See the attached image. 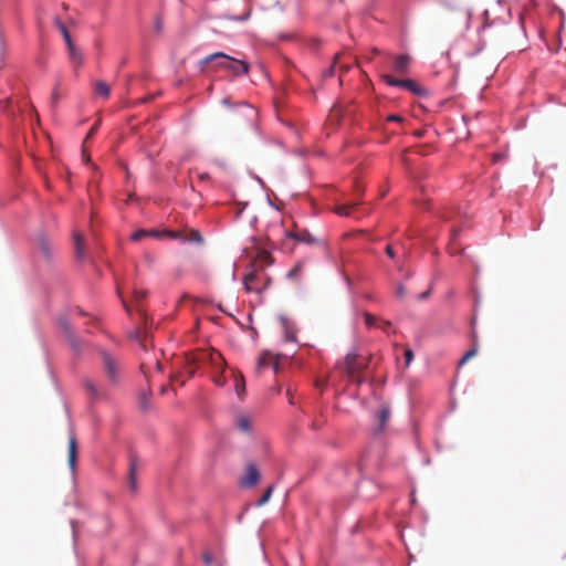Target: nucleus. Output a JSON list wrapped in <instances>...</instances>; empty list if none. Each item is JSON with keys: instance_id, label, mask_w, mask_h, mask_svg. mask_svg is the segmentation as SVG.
<instances>
[{"instance_id": "1", "label": "nucleus", "mask_w": 566, "mask_h": 566, "mask_svg": "<svg viewBox=\"0 0 566 566\" xmlns=\"http://www.w3.org/2000/svg\"><path fill=\"white\" fill-rule=\"evenodd\" d=\"M206 365L211 366L216 370L223 371L226 361L219 352L211 348L197 349L185 358V368L189 378L195 375L197 368Z\"/></svg>"}, {"instance_id": "2", "label": "nucleus", "mask_w": 566, "mask_h": 566, "mask_svg": "<svg viewBox=\"0 0 566 566\" xmlns=\"http://www.w3.org/2000/svg\"><path fill=\"white\" fill-rule=\"evenodd\" d=\"M101 365L107 382L116 387L123 379L124 367L119 358L107 350H101Z\"/></svg>"}, {"instance_id": "3", "label": "nucleus", "mask_w": 566, "mask_h": 566, "mask_svg": "<svg viewBox=\"0 0 566 566\" xmlns=\"http://www.w3.org/2000/svg\"><path fill=\"white\" fill-rule=\"evenodd\" d=\"M367 364L356 353H348L343 361L336 364V368L344 373L349 381L360 385L364 381L361 373Z\"/></svg>"}, {"instance_id": "4", "label": "nucleus", "mask_w": 566, "mask_h": 566, "mask_svg": "<svg viewBox=\"0 0 566 566\" xmlns=\"http://www.w3.org/2000/svg\"><path fill=\"white\" fill-rule=\"evenodd\" d=\"M216 60H223L224 61V70H229L234 75H241L247 74L249 71V65L247 62L241 60H235L222 52H216L203 60L200 61L201 71L206 70V66H208L210 63L214 62Z\"/></svg>"}, {"instance_id": "5", "label": "nucleus", "mask_w": 566, "mask_h": 566, "mask_svg": "<svg viewBox=\"0 0 566 566\" xmlns=\"http://www.w3.org/2000/svg\"><path fill=\"white\" fill-rule=\"evenodd\" d=\"M270 279L261 273L251 272L243 277V285L247 292L261 293L269 284Z\"/></svg>"}, {"instance_id": "6", "label": "nucleus", "mask_w": 566, "mask_h": 566, "mask_svg": "<svg viewBox=\"0 0 566 566\" xmlns=\"http://www.w3.org/2000/svg\"><path fill=\"white\" fill-rule=\"evenodd\" d=\"M382 80L388 85L403 87L418 96L426 95V90L412 80H398L389 74L382 75Z\"/></svg>"}, {"instance_id": "7", "label": "nucleus", "mask_w": 566, "mask_h": 566, "mask_svg": "<svg viewBox=\"0 0 566 566\" xmlns=\"http://www.w3.org/2000/svg\"><path fill=\"white\" fill-rule=\"evenodd\" d=\"M260 478V471L256 465L249 463L247 465L245 474L240 480V485L242 488H252L259 483Z\"/></svg>"}, {"instance_id": "8", "label": "nucleus", "mask_w": 566, "mask_h": 566, "mask_svg": "<svg viewBox=\"0 0 566 566\" xmlns=\"http://www.w3.org/2000/svg\"><path fill=\"white\" fill-rule=\"evenodd\" d=\"M77 461V441L75 433L71 430L69 436L67 463L72 472L76 469Z\"/></svg>"}, {"instance_id": "9", "label": "nucleus", "mask_w": 566, "mask_h": 566, "mask_svg": "<svg viewBox=\"0 0 566 566\" xmlns=\"http://www.w3.org/2000/svg\"><path fill=\"white\" fill-rule=\"evenodd\" d=\"M391 410L388 405L384 403L380 406L378 411L376 412V418L378 421V426L375 429L376 433H380L385 430L389 419H390Z\"/></svg>"}, {"instance_id": "10", "label": "nucleus", "mask_w": 566, "mask_h": 566, "mask_svg": "<svg viewBox=\"0 0 566 566\" xmlns=\"http://www.w3.org/2000/svg\"><path fill=\"white\" fill-rule=\"evenodd\" d=\"M137 471H138V459L132 454L129 458V470H128V488L132 492L137 491Z\"/></svg>"}, {"instance_id": "11", "label": "nucleus", "mask_w": 566, "mask_h": 566, "mask_svg": "<svg viewBox=\"0 0 566 566\" xmlns=\"http://www.w3.org/2000/svg\"><path fill=\"white\" fill-rule=\"evenodd\" d=\"M287 237L306 244L316 242V239L306 229L295 228L287 232Z\"/></svg>"}, {"instance_id": "12", "label": "nucleus", "mask_w": 566, "mask_h": 566, "mask_svg": "<svg viewBox=\"0 0 566 566\" xmlns=\"http://www.w3.org/2000/svg\"><path fill=\"white\" fill-rule=\"evenodd\" d=\"M279 363L273 354L270 352H263L260 358L258 359L256 369L261 370L266 367H273L274 371L277 370Z\"/></svg>"}, {"instance_id": "13", "label": "nucleus", "mask_w": 566, "mask_h": 566, "mask_svg": "<svg viewBox=\"0 0 566 566\" xmlns=\"http://www.w3.org/2000/svg\"><path fill=\"white\" fill-rule=\"evenodd\" d=\"M409 63H410L409 55H406V54L399 55V56L395 57L392 67L396 73L405 74L408 71Z\"/></svg>"}, {"instance_id": "14", "label": "nucleus", "mask_w": 566, "mask_h": 566, "mask_svg": "<svg viewBox=\"0 0 566 566\" xmlns=\"http://www.w3.org/2000/svg\"><path fill=\"white\" fill-rule=\"evenodd\" d=\"M253 419L249 415H239L237 418V427L240 431L249 433L252 429Z\"/></svg>"}, {"instance_id": "15", "label": "nucleus", "mask_w": 566, "mask_h": 566, "mask_svg": "<svg viewBox=\"0 0 566 566\" xmlns=\"http://www.w3.org/2000/svg\"><path fill=\"white\" fill-rule=\"evenodd\" d=\"M304 274V263L297 262L286 274L287 279L294 282H300Z\"/></svg>"}, {"instance_id": "16", "label": "nucleus", "mask_w": 566, "mask_h": 566, "mask_svg": "<svg viewBox=\"0 0 566 566\" xmlns=\"http://www.w3.org/2000/svg\"><path fill=\"white\" fill-rule=\"evenodd\" d=\"M95 92L99 96H102L104 98H108V96L111 94V87H109V85L106 82L97 81L95 83Z\"/></svg>"}, {"instance_id": "17", "label": "nucleus", "mask_w": 566, "mask_h": 566, "mask_svg": "<svg viewBox=\"0 0 566 566\" xmlns=\"http://www.w3.org/2000/svg\"><path fill=\"white\" fill-rule=\"evenodd\" d=\"M282 326L285 331V339L287 342H295L296 340V333L293 327L290 326V323L286 318L281 319Z\"/></svg>"}, {"instance_id": "18", "label": "nucleus", "mask_w": 566, "mask_h": 566, "mask_svg": "<svg viewBox=\"0 0 566 566\" xmlns=\"http://www.w3.org/2000/svg\"><path fill=\"white\" fill-rule=\"evenodd\" d=\"M84 387H85L86 391L90 394L92 399H98L101 397L99 389L92 380L86 379L84 381Z\"/></svg>"}, {"instance_id": "19", "label": "nucleus", "mask_w": 566, "mask_h": 566, "mask_svg": "<svg viewBox=\"0 0 566 566\" xmlns=\"http://www.w3.org/2000/svg\"><path fill=\"white\" fill-rule=\"evenodd\" d=\"M67 45V49H69V54H70V59L71 61L76 64V65H81L82 63V55L81 53L76 50L75 45L73 44V42L71 41V44H66Z\"/></svg>"}, {"instance_id": "20", "label": "nucleus", "mask_w": 566, "mask_h": 566, "mask_svg": "<svg viewBox=\"0 0 566 566\" xmlns=\"http://www.w3.org/2000/svg\"><path fill=\"white\" fill-rule=\"evenodd\" d=\"M235 392L240 399L244 397L245 394V382L242 375H238L235 377Z\"/></svg>"}, {"instance_id": "21", "label": "nucleus", "mask_w": 566, "mask_h": 566, "mask_svg": "<svg viewBox=\"0 0 566 566\" xmlns=\"http://www.w3.org/2000/svg\"><path fill=\"white\" fill-rule=\"evenodd\" d=\"M74 244H75V252L78 259L83 258V247H84V239L82 234L75 233L74 234Z\"/></svg>"}, {"instance_id": "22", "label": "nucleus", "mask_w": 566, "mask_h": 566, "mask_svg": "<svg viewBox=\"0 0 566 566\" xmlns=\"http://www.w3.org/2000/svg\"><path fill=\"white\" fill-rule=\"evenodd\" d=\"M54 23H55L56 28L60 30V32L62 33L65 43L71 44L72 39H71V35H70L65 24L59 18H55Z\"/></svg>"}, {"instance_id": "23", "label": "nucleus", "mask_w": 566, "mask_h": 566, "mask_svg": "<svg viewBox=\"0 0 566 566\" xmlns=\"http://www.w3.org/2000/svg\"><path fill=\"white\" fill-rule=\"evenodd\" d=\"M478 350H479V345H478L476 340L474 339L472 348L469 349L463 355V357L460 359L459 364L464 365L469 359H471L472 357H474L478 354Z\"/></svg>"}, {"instance_id": "24", "label": "nucleus", "mask_w": 566, "mask_h": 566, "mask_svg": "<svg viewBox=\"0 0 566 566\" xmlns=\"http://www.w3.org/2000/svg\"><path fill=\"white\" fill-rule=\"evenodd\" d=\"M358 203L357 202H352V203H345V205H340V206H337L335 211L337 214L339 216H349L350 214V211L354 207H356Z\"/></svg>"}, {"instance_id": "25", "label": "nucleus", "mask_w": 566, "mask_h": 566, "mask_svg": "<svg viewBox=\"0 0 566 566\" xmlns=\"http://www.w3.org/2000/svg\"><path fill=\"white\" fill-rule=\"evenodd\" d=\"M156 235H158V233L156 231L138 230L132 234V240L140 241L142 239H144L146 237H156Z\"/></svg>"}, {"instance_id": "26", "label": "nucleus", "mask_w": 566, "mask_h": 566, "mask_svg": "<svg viewBox=\"0 0 566 566\" xmlns=\"http://www.w3.org/2000/svg\"><path fill=\"white\" fill-rule=\"evenodd\" d=\"M38 247H39L40 252H41L45 258H49V255H50V251H51V245H50V243H49L45 239L41 238V239H39Z\"/></svg>"}, {"instance_id": "27", "label": "nucleus", "mask_w": 566, "mask_h": 566, "mask_svg": "<svg viewBox=\"0 0 566 566\" xmlns=\"http://www.w3.org/2000/svg\"><path fill=\"white\" fill-rule=\"evenodd\" d=\"M272 492H273V486H269L265 492L263 493V495L259 499L258 501V506H262L264 505L271 497L272 495Z\"/></svg>"}, {"instance_id": "28", "label": "nucleus", "mask_w": 566, "mask_h": 566, "mask_svg": "<svg viewBox=\"0 0 566 566\" xmlns=\"http://www.w3.org/2000/svg\"><path fill=\"white\" fill-rule=\"evenodd\" d=\"M339 59H340V55L336 54L335 59H334L333 65L328 70H326L325 73H324L325 77H332L334 75L335 67L338 64Z\"/></svg>"}, {"instance_id": "29", "label": "nucleus", "mask_w": 566, "mask_h": 566, "mask_svg": "<svg viewBox=\"0 0 566 566\" xmlns=\"http://www.w3.org/2000/svg\"><path fill=\"white\" fill-rule=\"evenodd\" d=\"M365 323L368 327H373L377 321V317L370 313H364Z\"/></svg>"}, {"instance_id": "30", "label": "nucleus", "mask_w": 566, "mask_h": 566, "mask_svg": "<svg viewBox=\"0 0 566 566\" xmlns=\"http://www.w3.org/2000/svg\"><path fill=\"white\" fill-rule=\"evenodd\" d=\"M406 366L408 367L413 359V352L410 348L405 350Z\"/></svg>"}, {"instance_id": "31", "label": "nucleus", "mask_w": 566, "mask_h": 566, "mask_svg": "<svg viewBox=\"0 0 566 566\" xmlns=\"http://www.w3.org/2000/svg\"><path fill=\"white\" fill-rule=\"evenodd\" d=\"M146 291L145 290H135L134 291V297L136 301H142L146 297Z\"/></svg>"}, {"instance_id": "32", "label": "nucleus", "mask_w": 566, "mask_h": 566, "mask_svg": "<svg viewBox=\"0 0 566 566\" xmlns=\"http://www.w3.org/2000/svg\"><path fill=\"white\" fill-rule=\"evenodd\" d=\"M461 14L463 17L465 28H468L469 23H470V19H471V12H470V10L465 9V10L461 11Z\"/></svg>"}, {"instance_id": "33", "label": "nucleus", "mask_w": 566, "mask_h": 566, "mask_svg": "<svg viewBox=\"0 0 566 566\" xmlns=\"http://www.w3.org/2000/svg\"><path fill=\"white\" fill-rule=\"evenodd\" d=\"M189 240L193 242H202V238L198 231H192Z\"/></svg>"}, {"instance_id": "34", "label": "nucleus", "mask_w": 566, "mask_h": 566, "mask_svg": "<svg viewBox=\"0 0 566 566\" xmlns=\"http://www.w3.org/2000/svg\"><path fill=\"white\" fill-rule=\"evenodd\" d=\"M217 61H218V63H217L216 65L211 66V63H210L208 66H206V70H205V71H207V70H208V69H210V67H211L212 70H217V69H224V61H223V60H217Z\"/></svg>"}, {"instance_id": "35", "label": "nucleus", "mask_w": 566, "mask_h": 566, "mask_svg": "<svg viewBox=\"0 0 566 566\" xmlns=\"http://www.w3.org/2000/svg\"><path fill=\"white\" fill-rule=\"evenodd\" d=\"M202 559H203L205 564L210 565V564L213 562L212 554H211V553H209V552H206V553L202 555Z\"/></svg>"}, {"instance_id": "36", "label": "nucleus", "mask_w": 566, "mask_h": 566, "mask_svg": "<svg viewBox=\"0 0 566 566\" xmlns=\"http://www.w3.org/2000/svg\"><path fill=\"white\" fill-rule=\"evenodd\" d=\"M405 295H406V289L403 287V285H399V286L396 289V296H397L398 298H402Z\"/></svg>"}, {"instance_id": "37", "label": "nucleus", "mask_w": 566, "mask_h": 566, "mask_svg": "<svg viewBox=\"0 0 566 566\" xmlns=\"http://www.w3.org/2000/svg\"><path fill=\"white\" fill-rule=\"evenodd\" d=\"M212 380L213 382L217 385V386H223L224 385V378L219 375V376H213L212 377Z\"/></svg>"}, {"instance_id": "38", "label": "nucleus", "mask_w": 566, "mask_h": 566, "mask_svg": "<svg viewBox=\"0 0 566 566\" xmlns=\"http://www.w3.org/2000/svg\"><path fill=\"white\" fill-rule=\"evenodd\" d=\"M98 126H99V120L96 122L94 124V126L91 128V130L88 132V134L86 136V139L91 138L95 134V132L98 129Z\"/></svg>"}, {"instance_id": "39", "label": "nucleus", "mask_w": 566, "mask_h": 566, "mask_svg": "<svg viewBox=\"0 0 566 566\" xmlns=\"http://www.w3.org/2000/svg\"><path fill=\"white\" fill-rule=\"evenodd\" d=\"M387 120H390V122H402V117H400L399 115H389L387 117Z\"/></svg>"}, {"instance_id": "40", "label": "nucleus", "mask_w": 566, "mask_h": 566, "mask_svg": "<svg viewBox=\"0 0 566 566\" xmlns=\"http://www.w3.org/2000/svg\"><path fill=\"white\" fill-rule=\"evenodd\" d=\"M390 326H391V323H390V322H388V321H384V322H381V324L379 325V327H380L382 331H388Z\"/></svg>"}, {"instance_id": "41", "label": "nucleus", "mask_w": 566, "mask_h": 566, "mask_svg": "<svg viewBox=\"0 0 566 566\" xmlns=\"http://www.w3.org/2000/svg\"><path fill=\"white\" fill-rule=\"evenodd\" d=\"M386 253H387V255H388L389 258H391V259H392V258H395V251H394V249H392V247H391V245H387V248H386Z\"/></svg>"}, {"instance_id": "42", "label": "nucleus", "mask_w": 566, "mask_h": 566, "mask_svg": "<svg viewBox=\"0 0 566 566\" xmlns=\"http://www.w3.org/2000/svg\"><path fill=\"white\" fill-rule=\"evenodd\" d=\"M59 98H60L59 93H57V91H56V90H54V91L52 92V103H53V104H56V103H57V101H59Z\"/></svg>"}, {"instance_id": "43", "label": "nucleus", "mask_w": 566, "mask_h": 566, "mask_svg": "<svg viewBox=\"0 0 566 566\" xmlns=\"http://www.w3.org/2000/svg\"><path fill=\"white\" fill-rule=\"evenodd\" d=\"M349 67H350L349 63H342V64H339V69H340L342 72L348 71Z\"/></svg>"}, {"instance_id": "44", "label": "nucleus", "mask_w": 566, "mask_h": 566, "mask_svg": "<svg viewBox=\"0 0 566 566\" xmlns=\"http://www.w3.org/2000/svg\"><path fill=\"white\" fill-rule=\"evenodd\" d=\"M429 294H430V291H426V292H423V293H421V294L419 295V298H420V300H424V298H427V297H428V295H429Z\"/></svg>"}, {"instance_id": "45", "label": "nucleus", "mask_w": 566, "mask_h": 566, "mask_svg": "<svg viewBox=\"0 0 566 566\" xmlns=\"http://www.w3.org/2000/svg\"><path fill=\"white\" fill-rule=\"evenodd\" d=\"M458 235H459V230L458 229H453L452 230V240H454Z\"/></svg>"}, {"instance_id": "46", "label": "nucleus", "mask_w": 566, "mask_h": 566, "mask_svg": "<svg viewBox=\"0 0 566 566\" xmlns=\"http://www.w3.org/2000/svg\"><path fill=\"white\" fill-rule=\"evenodd\" d=\"M249 14H250V12H247L244 15L240 17L239 20L240 21L247 20L249 18Z\"/></svg>"}, {"instance_id": "47", "label": "nucleus", "mask_w": 566, "mask_h": 566, "mask_svg": "<svg viewBox=\"0 0 566 566\" xmlns=\"http://www.w3.org/2000/svg\"><path fill=\"white\" fill-rule=\"evenodd\" d=\"M560 46H562V38H560V33H559L558 34V45H557L556 50H559Z\"/></svg>"}, {"instance_id": "48", "label": "nucleus", "mask_w": 566, "mask_h": 566, "mask_svg": "<svg viewBox=\"0 0 566 566\" xmlns=\"http://www.w3.org/2000/svg\"><path fill=\"white\" fill-rule=\"evenodd\" d=\"M156 29L159 31L161 29V22L157 20L156 22Z\"/></svg>"}, {"instance_id": "49", "label": "nucleus", "mask_w": 566, "mask_h": 566, "mask_svg": "<svg viewBox=\"0 0 566 566\" xmlns=\"http://www.w3.org/2000/svg\"><path fill=\"white\" fill-rule=\"evenodd\" d=\"M178 377H179V375H174V376L170 377V379H171V381H175V380L178 379Z\"/></svg>"}, {"instance_id": "50", "label": "nucleus", "mask_w": 566, "mask_h": 566, "mask_svg": "<svg viewBox=\"0 0 566 566\" xmlns=\"http://www.w3.org/2000/svg\"><path fill=\"white\" fill-rule=\"evenodd\" d=\"M287 395L291 396V391L290 390H287ZM289 402L293 403V397H290Z\"/></svg>"}, {"instance_id": "51", "label": "nucleus", "mask_w": 566, "mask_h": 566, "mask_svg": "<svg viewBox=\"0 0 566 566\" xmlns=\"http://www.w3.org/2000/svg\"><path fill=\"white\" fill-rule=\"evenodd\" d=\"M312 428H313V429H315V430H316V429H318L317 423L313 422V423H312Z\"/></svg>"}, {"instance_id": "52", "label": "nucleus", "mask_w": 566, "mask_h": 566, "mask_svg": "<svg viewBox=\"0 0 566 566\" xmlns=\"http://www.w3.org/2000/svg\"><path fill=\"white\" fill-rule=\"evenodd\" d=\"M32 112L34 113V116L36 117V119L39 118V114L35 112V109H32Z\"/></svg>"}, {"instance_id": "53", "label": "nucleus", "mask_w": 566, "mask_h": 566, "mask_svg": "<svg viewBox=\"0 0 566 566\" xmlns=\"http://www.w3.org/2000/svg\"><path fill=\"white\" fill-rule=\"evenodd\" d=\"M248 111L250 112V114H251V115H253V114H254V111H253L252 108H249V107H248Z\"/></svg>"}, {"instance_id": "54", "label": "nucleus", "mask_w": 566, "mask_h": 566, "mask_svg": "<svg viewBox=\"0 0 566 566\" xmlns=\"http://www.w3.org/2000/svg\"><path fill=\"white\" fill-rule=\"evenodd\" d=\"M207 177H208V176H207L206 174L200 175V178H201V179H205V178H207Z\"/></svg>"}, {"instance_id": "55", "label": "nucleus", "mask_w": 566, "mask_h": 566, "mask_svg": "<svg viewBox=\"0 0 566 566\" xmlns=\"http://www.w3.org/2000/svg\"><path fill=\"white\" fill-rule=\"evenodd\" d=\"M166 390H167V388H166V387H163V388H161V392H163V394H164V392H166Z\"/></svg>"}, {"instance_id": "56", "label": "nucleus", "mask_w": 566, "mask_h": 566, "mask_svg": "<svg viewBox=\"0 0 566 566\" xmlns=\"http://www.w3.org/2000/svg\"><path fill=\"white\" fill-rule=\"evenodd\" d=\"M156 365H157L158 369H160V368H161L160 363H157Z\"/></svg>"}]
</instances>
